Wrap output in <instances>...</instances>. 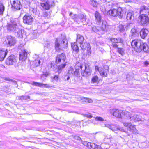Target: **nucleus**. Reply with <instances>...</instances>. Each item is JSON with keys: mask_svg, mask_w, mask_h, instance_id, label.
Returning a JSON list of instances; mask_svg holds the SVG:
<instances>
[{"mask_svg": "<svg viewBox=\"0 0 149 149\" xmlns=\"http://www.w3.org/2000/svg\"><path fill=\"white\" fill-rule=\"evenodd\" d=\"M18 21L17 19H15L13 22L8 24L7 28L8 31L15 32V35L18 37L22 38V34L20 26L18 25Z\"/></svg>", "mask_w": 149, "mask_h": 149, "instance_id": "1", "label": "nucleus"}, {"mask_svg": "<svg viewBox=\"0 0 149 149\" xmlns=\"http://www.w3.org/2000/svg\"><path fill=\"white\" fill-rule=\"evenodd\" d=\"M75 68L76 70L74 71V75H78L80 71L83 76L87 77L91 74V72L89 69V66L87 65H84L78 62L76 64Z\"/></svg>", "mask_w": 149, "mask_h": 149, "instance_id": "2", "label": "nucleus"}, {"mask_svg": "<svg viewBox=\"0 0 149 149\" xmlns=\"http://www.w3.org/2000/svg\"><path fill=\"white\" fill-rule=\"evenodd\" d=\"M68 42L65 37L64 35H61L58 38L55 42V47L56 51L62 50L68 47Z\"/></svg>", "mask_w": 149, "mask_h": 149, "instance_id": "3", "label": "nucleus"}, {"mask_svg": "<svg viewBox=\"0 0 149 149\" xmlns=\"http://www.w3.org/2000/svg\"><path fill=\"white\" fill-rule=\"evenodd\" d=\"M109 27V26L105 21H103L101 27L94 26L92 29L93 32L101 35L104 34L108 30Z\"/></svg>", "mask_w": 149, "mask_h": 149, "instance_id": "4", "label": "nucleus"}, {"mask_svg": "<svg viewBox=\"0 0 149 149\" xmlns=\"http://www.w3.org/2000/svg\"><path fill=\"white\" fill-rule=\"evenodd\" d=\"M124 11L121 7H119L117 9H111L107 12V14L113 17L118 16L119 18H122L124 15Z\"/></svg>", "mask_w": 149, "mask_h": 149, "instance_id": "5", "label": "nucleus"}, {"mask_svg": "<svg viewBox=\"0 0 149 149\" xmlns=\"http://www.w3.org/2000/svg\"><path fill=\"white\" fill-rule=\"evenodd\" d=\"M122 114H124V116L127 117H129L130 120L132 121H139L141 120V119L139 116L135 114H131L130 113L125 111H122Z\"/></svg>", "mask_w": 149, "mask_h": 149, "instance_id": "6", "label": "nucleus"}, {"mask_svg": "<svg viewBox=\"0 0 149 149\" xmlns=\"http://www.w3.org/2000/svg\"><path fill=\"white\" fill-rule=\"evenodd\" d=\"M5 44L8 47L14 46L16 43L15 38L11 36H7L5 40Z\"/></svg>", "mask_w": 149, "mask_h": 149, "instance_id": "7", "label": "nucleus"}, {"mask_svg": "<svg viewBox=\"0 0 149 149\" xmlns=\"http://www.w3.org/2000/svg\"><path fill=\"white\" fill-rule=\"evenodd\" d=\"M72 19L77 23L83 22L86 20V17L83 14H79L78 15L75 14L72 17Z\"/></svg>", "mask_w": 149, "mask_h": 149, "instance_id": "8", "label": "nucleus"}, {"mask_svg": "<svg viewBox=\"0 0 149 149\" xmlns=\"http://www.w3.org/2000/svg\"><path fill=\"white\" fill-rule=\"evenodd\" d=\"M139 18L140 20V23L143 25H147L149 23V18L147 15L142 14L140 15Z\"/></svg>", "mask_w": 149, "mask_h": 149, "instance_id": "9", "label": "nucleus"}, {"mask_svg": "<svg viewBox=\"0 0 149 149\" xmlns=\"http://www.w3.org/2000/svg\"><path fill=\"white\" fill-rule=\"evenodd\" d=\"M23 22L25 24L31 25L33 21V18L32 16L29 14H26L23 18Z\"/></svg>", "mask_w": 149, "mask_h": 149, "instance_id": "10", "label": "nucleus"}, {"mask_svg": "<svg viewBox=\"0 0 149 149\" xmlns=\"http://www.w3.org/2000/svg\"><path fill=\"white\" fill-rule=\"evenodd\" d=\"M95 69L99 72L101 75L103 76H106L107 74L109 69V67L107 65L104 66L103 69H100L98 66H96L95 67Z\"/></svg>", "mask_w": 149, "mask_h": 149, "instance_id": "11", "label": "nucleus"}, {"mask_svg": "<svg viewBox=\"0 0 149 149\" xmlns=\"http://www.w3.org/2000/svg\"><path fill=\"white\" fill-rule=\"evenodd\" d=\"M110 41L112 43V46L114 48H118V45L117 43H122L123 40L122 39L120 38H112L110 39Z\"/></svg>", "mask_w": 149, "mask_h": 149, "instance_id": "12", "label": "nucleus"}, {"mask_svg": "<svg viewBox=\"0 0 149 149\" xmlns=\"http://www.w3.org/2000/svg\"><path fill=\"white\" fill-rule=\"evenodd\" d=\"M122 111L119 110L118 109H111L109 110V112L111 114L113 115L116 117L120 118L122 117L123 115H124V114H122Z\"/></svg>", "mask_w": 149, "mask_h": 149, "instance_id": "13", "label": "nucleus"}, {"mask_svg": "<svg viewBox=\"0 0 149 149\" xmlns=\"http://www.w3.org/2000/svg\"><path fill=\"white\" fill-rule=\"evenodd\" d=\"M54 5L53 0H47L44 3H41V6L45 9L48 10L51 7Z\"/></svg>", "mask_w": 149, "mask_h": 149, "instance_id": "14", "label": "nucleus"}, {"mask_svg": "<svg viewBox=\"0 0 149 149\" xmlns=\"http://www.w3.org/2000/svg\"><path fill=\"white\" fill-rule=\"evenodd\" d=\"M142 42L141 40L135 39L132 41L131 45L134 48L135 50L137 52V49H138V47H140Z\"/></svg>", "mask_w": 149, "mask_h": 149, "instance_id": "15", "label": "nucleus"}, {"mask_svg": "<svg viewBox=\"0 0 149 149\" xmlns=\"http://www.w3.org/2000/svg\"><path fill=\"white\" fill-rule=\"evenodd\" d=\"M66 57L65 54L62 53L57 56L56 59V63L58 64L61 63H65V61Z\"/></svg>", "mask_w": 149, "mask_h": 149, "instance_id": "16", "label": "nucleus"}, {"mask_svg": "<svg viewBox=\"0 0 149 149\" xmlns=\"http://www.w3.org/2000/svg\"><path fill=\"white\" fill-rule=\"evenodd\" d=\"M137 52H140L142 50L146 53L149 52V46L147 44L142 42L140 47L137 49Z\"/></svg>", "mask_w": 149, "mask_h": 149, "instance_id": "17", "label": "nucleus"}, {"mask_svg": "<svg viewBox=\"0 0 149 149\" xmlns=\"http://www.w3.org/2000/svg\"><path fill=\"white\" fill-rule=\"evenodd\" d=\"M125 127H128L130 131L133 133H138V131L135 128V126L132 125L131 123L125 122L123 123Z\"/></svg>", "mask_w": 149, "mask_h": 149, "instance_id": "18", "label": "nucleus"}, {"mask_svg": "<svg viewBox=\"0 0 149 149\" xmlns=\"http://www.w3.org/2000/svg\"><path fill=\"white\" fill-rule=\"evenodd\" d=\"M16 59L14 55H11L9 56L6 61V65H13L14 63L16 62Z\"/></svg>", "mask_w": 149, "mask_h": 149, "instance_id": "19", "label": "nucleus"}, {"mask_svg": "<svg viewBox=\"0 0 149 149\" xmlns=\"http://www.w3.org/2000/svg\"><path fill=\"white\" fill-rule=\"evenodd\" d=\"M11 5L12 8L16 10H20L22 7L20 1L17 0L14 1L13 2L11 3Z\"/></svg>", "mask_w": 149, "mask_h": 149, "instance_id": "20", "label": "nucleus"}, {"mask_svg": "<svg viewBox=\"0 0 149 149\" xmlns=\"http://www.w3.org/2000/svg\"><path fill=\"white\" fill-rule=\"evenodd\" d=\"M80 47L82 49L86 50L88 52V54H91V48L89 43L87 42H85L84 43L83 42L80 44Z\"/></svg>", "mask_w": 149, "mask_h": 149, "instance_id": "21", "label": "nucleus"}, {"mask_svg": "<svg viewBox=\"0 0 149 149\" xmlns=\"http://www.w3.org/2000/svg\"><path fill=\"white\" fill-rule=\"evenodd\" d=\"M19 60L23 61L25 60L27 58V53L26 51L23 49L21 50L19 52Z\"/></svg>", "mask_w": 149, "mask_h": 149, "instance_id": "22", "label": "nucleus"}, {"mask_svg": "<svg viewBox=\"0 0 149 149\" xmlns=\"http://www.w3.org/2000/svg\"><path fill=\"white\" fill-rule=\"evenodd\" d=\"M8 52L6 49L3 48L0 50V61H2L4 60Z\"/></svg>", "mask_w": 149, "mask_h": 149, "instance_id": "23", "label": "nucleus"}, {"mask_svg": "<svg viewBox=\"0 0 149 149\" xmlns=\"http://www.w3.org/2000/svg\"><path fill=\"white\" fill-rule=\"evenodd\" d=\"M105 125L106 127L108 128L113 131L116 130L117 129L120 130L121 131H122L124 130L122 129H120V127H118L116 125H111L108 123H106L105 124Z\"/></svg>", "mask_w": 149, "mask_h": 149, "instance_id": "24", "label": "nucleus"}, {"mask_svg": "<svg viewBox=\"0 0 149 149\" xmlns=\"http://www.w3.org/2000/svg\"><path fill=\"white\" fill-rule=\"evenodd\" d=\"M40 58H38L34 61H32L30 63L31 68H34L39 66L40 64Z\"/></svg>", "mask_w": 149, "mask_h": 149, "instance_id": "25", "label": "nucleus"}, {"mask_svg": "<svg viewBox=\"0 0 149 149\" xmlns=\"http://www.w3.org/2000/svg\"><path fill=\"white\" fill-rule=\"evenodd\" d=\"M149 33V31L146 29H143L141 31L140 34L141 37L144 39Z\"/></svg>", "mask_w": 149, "mask_h": 149, "instance_id": "26", "label": "nucleus"}, {"mask_svg": "<svg viewBox=\"0 0 149 149\" xmlns=\"http://www.w3.org/2000/svg\"><path fill=\"white\" fill-rule=\"evenodd\" d=\"M126 19L129 22H132L134 19V13L132 11L128 13L127 15Z\"/></svg>", "mask_w": 149, "mask_h": 149, "instance_id": "27", "label": "nucleus"}, {"mask_svg": "<svg viewBox=\"0 0 149 149\" xmlns=\"http://www.w3.org/2000/svg\"><path fill=\"white\" fill-rule=\"evenodd\" d=\"M95 17L96 18V22L97 24H99L101 21V17L100 14L97 11L95 12Z\"/></svg>", "mask_w": 149, "mask_h": 149, "instance_id": "28", "label": "nucleus"}, {"mask_svg": "<svg viewBox=\"0 0 149 149\" xmlns=\"http://www.w3.org/2000/svg\"><path fill=\"white\" fill-rule=\"evenodd\" d=\"M84 39V37L80 34L77 36L76 41L79 43L81 44L83 42Z\"/></svg>", "mask_w": 149, "mask_h": 149, "instance_id": "29", "label": "nucleus"}, {"mask_svg": "<svg viewBox=\"0 0 149 149\" xmlns=\"http://www.w3.org/2000/svg\"><path fill=\"white\" fill-rule=\"evenodd\" d=\"M67 62H65L64 63L59 65L58 67V73H60L62 70L65 68Z\"/></svg>", "mask_w": 149, "mask_h": 149, "instance_id": "30", "label": "nucleus"}, {"mask_svg": "<svg viewBox=\"0 0 149 149\" xmlns=\"http://www.w3.org/2000/svg\"><path fill=\"white\" fill-rule=\"evenodd\" d=\"M149 8L147 6H142L140 8V13L142 12L148 13Z\"/></svg>", "mask_w": 149, "mask_h": 149, "instance_id": "31", "label": "nucleus"}, {"mask_svg": "<svg viewBox=\"0 0 149 149\" xmlns=\"http://www.w3.org/2000/svg\"><path fill=\"white\" fill-rule=\"evenodd\" d=\"M81 143L83 144L85 146H87L88 147L90 146V148H93L94 147V146H95V144L93 143H88L87 141H81Z\"/></svg>", "mask_w": 149, "mask_h": 149, "instance_id": "32", "label": "nucleus"}, {"mask_svg": "<svg viewBox=\"0 0 149 149\" xmlns=\"http://www.w3.org/2000/svg\"><path fill=\"white\" fill-rule=\"evenodd\" d=\"M71 47L72 49L74 51H75V52L77 53L79 51V48L78 46L77 45V43L76 42H74L71 43Z\"/></svg>", "mask_w": 149, "mask_h": 149, "instance_id": "33", "label": "nucleus"}, {"mask_svg": "<svg viewBox=\"0 0 149 149\" xmlns=\"http://www.w3.org/2000/svg\"><path fill=\"white\" fill-rule=\"evenodd\" d=\"M67 74L71 77L74 75V70L72 67L70 66L68 68Z\"/></svg>", "mask_w": 149, "mask_h": 149, "instance_id": "34", "label": "nucleus"}, {"mask_svg": "<svg viewBox=\"0 0 149 149\" xmlns=\"http://www.w3.org/2000/svg\"><path fill=\"white\" fill-rule=\"evenodd\" d=\"M80 100H81L82 102H88L89 103H92L93 102L92 100L90 98L85 97H81Z\"/></svg>", "mask_w": 149, "mask_h": 149, "instance_id": "35", "label": "nucleus"}, {"mask_svg": "<svg viewBox=\"0 0 149 149\" xmlns=\"http://www.w3.org/2000/svg\"><path fill=\"white\" fill-rule=\"evenodd\" d=\"M30 83L33 86H36L40 87H42V83L35 82L34 81H33Z\"/></svg>", "mask_w": 149, "mask_h": 149, "instance_id": "36", "label": "nucleus"}, {"mask_svg": "<svg viewBox=\"0 0 149 149\" xmlns=\"http://www.w3.org/2000/svg\"><path fill=\"white\" fill-rule=\"evenodd\" d=\"M4 10V6L3 4L0 3V15H2L3 14Z\"/></svg>", "mask_w": 149, "mask_h": 149, "instance_id": "37", "label": "nucleus"}, {"mask_svg": "<svg viewBox=\"0 0 149 149\" xmlns=\"http://www.w3.org/2000/svg\"><path fill=\"white\" fill-rule=\"evenodd\" d=\"M118 52L121 55H123L124 54V49L123 48H118Z\"/></svg>", "mask_w": 149, "mask_h": 149, "instance_id": "38", "label": "nucleus"}, {"mask_svg": "<svg viewBox=\"0 0 149 149\" xmlns=\"http://www.w3.org/2000/svg\"><path fill=\"white\" fill-rule=\"evenodd\" d=\"M98 79V77L97 76H95L93 77L91 81L94 83H96L97 82Z\"/></svg>", "mask_w": 149, "mask_h": 149, "instance_id": "39", "label": "nucleus"}, {"mask_svg": "<svg viewBox=\"0 0 149 149\" xmlns=\"http://www.w3.org/2000/svg\"><path fill=\"white\" fill-rule=\"evenodd\" d=\"M118 29L121 32H123L125 30L124 26L122 24H120L118 27Z\"/></svg>", "mask_w": 149, "mask_h": 149, "instance_id": "40", "label": "nucleus"}, {"mask_svg": "<svg viewBox=\"0 0 149 149\" xmlns=\"http://www.w3.org/2000/svg\"><path fill=\"white\" fill-rule=\"evenodd\" d=\"M90 3L94 7H96L97 6V2L94 0H92L90 1Z\"/></svg>", "mask_w": 149, "mask_h": 149, "instance_id": "41", "label": "nucleus"}, {"mask_svg": "<svg viewBox=\"0 0 149 149\" xmlns=\"http://www.w3.org/2000/svg\"><path fill=\"white\" fill-rule=\"evenodd\" d=\"M131 32L132 33V36L134 37L137 34L136 31L135 29H132L131 30Z\"/></svg>", "mask_w": 149, "mask_h": 149, "instance_id": "42", "label": "nucleus"}, {"mask_svg": "<svg viewBox=\"0 0 149 149\" xmlns=\"http://www.w3.org/2000/svg\"><path fill=\"white\" fill-rule=\"evenodd\" d=\"M42 87H45L47 88H50L52 87V86L49 85L48 84H44L42 83ZM53 88H54V87H53Z\"/></svg>", "mask_w": 149, "mask_h": 149, "instance_id": "43", "label": "nucleus"}, {"mask_svg": "<svg viewBox=\"0 0 149 149\" xmlns=\"http://www.w3.org/2000/svg\"><path fill=\"white\" fill-rule=\"evenodd\" d=\"M30 97L29 96H22L19 97V99L21 100H26L28 99H29Z\"/></svg>", "mask_w": 149, "mask_h": 149, "instance_id": "44", "label": "nucleus"}, {"mask_svg": "<svg viewBox=\"0 0 149 149\" xmlns=\"http://www.w3.org/2000/svg\"><path fill=\"white\" fill-rule=\"evenodd\" d=\"M49 75V72H46L45 74H44L41 75V78L42 79V77L43 78L44 77H46Z\"/></svg>", "mask_w": 149, "mask_h": 149, "instance_id": "45", "label": "nucleus"}, {"mask_svg": "<svg viewBox=\"0 0 149 149\" xmlns=\"http://www.w3.org/2000/svg\"><path fill=\"white\" fill-rule=\"evenodd\" d=\"M70 77H71V76L67 73V74L65 76L64 78L65 80H68Z\"/></svg>", "mask_w": 149, "mask_h": 149, "instance_id": "46", "label": "nucleus"}, {"mask_svg": "<svg viewBox=\"0 0 149 149\" xmlns=\"http://www.w3.org/2000/svg\"><path fill=\"white\" fill-rule=\"evenodd\" d=\"M96 120H98L100 121H104V119L101 117H97L95 118Z\"/></svg>", "mask_w": 149, "mask_h": 149, "instance_id": "47", "label": "nucleus"}, {"mask_svg": "<svg viewBox=\"0 0 149 149\" xmlns=\"http://www.w3.org/2000/svg\"><path fill=\"white\" fill-rule=\"evenodd\" d=\"M52 81L54 80H55L56 81H57L58 80V77L57 76L55 75L54 77H52Z\"/></svg>", "mask_w": 149, "mask_h": 149, "instance_id": "48", "label": "nucleus"}, {"mask_svg": "<svg viewBox=\"0 0 149 149\" xmlns=\"http://www.w3.org/2000/svg\"><path fill=\"white\" fill-rule=\"evenodd\" d=\"M48 14L47 12H45L43 13V16L45 17H48Z\"/></svg>", "mask_w": 149, "mask_h": 149, "instance_id": "49", "label": "nucleus"}, {"mask_svg": "<svg viewBox=\"0 0 149 149\" xmlns=\"http://www.w3.org/2000/svg\"><path fill=\"white\" fill-rule=\"evenodd\" d=\"M50 43H47V44H45L44 46V47L46 48H48L50 47Z\"/></svg>", "mask_w": 149, "mask_h": 149, "instance_id": "50", "label": "nucleus"}, {"mask_svg": "<svg viewBox=\"0 0 149 149\" xmlns=\"http://www.w3.org/2000/svg\"><path fill=\"white\" fill-rule=\"evenodd\" d=\"M3 79L5 80L8 81H11L12 80L10 79L8 77H3Z\"/></svg>", "mask_w": 149, "mask_h": 149, "instance_id": "51", "label": "nucleus"}, {"mask_svg": "<svg viewBox=\"0 0 149 149\" xmlns=\"http://www.w3.org/2000/svg\"><path fill=\"white\" fill-rule=\"evenodd\" d=\"M52 63H51L50 64H49L48 66V67H49H49H50L49 69V70L50 71H51L52 70Z\"/></svg>", "mask_w": 149, "mask_h": 149, "instance_id": "52", "label": "nucleus"}, {"mask_svg": "<svg viewBox=\"0 0 149 149\" xmlns=\"http://www.w3.org/2000/svg\"><path fill=\"white\" fill-rule=\"evenodd\" d=\"M74 139H77V140H81V138L79 136H74Z\"/></svg>", "mask_w": 149, "mask_h": 149, "instance_id": "53", "label": "nucleus"}, {"mask_svg": "<svg viewBox=\"0 0 149 149\" xmlns=\"http://www.w3.org/2000/svg\"><path fill=\"white\" fill-rule=\"evenodd\" d=\"M144 65L146 66H147L149 64V63L147 61H146L144 62Z\"/></svg>", "mask_w": 149, "mask_h": 149, "instance_id": "54", "label": "nucleus"}, {"mask_svg": "<svg viewBox=\"0 0 149 149\" xmlns=\"http://www.w3.org/2000/svg\"><path fill=\"white\" fill-rule=\"evenodd\" d=\"M85 116L89 118H91L92 117V116L91 115L88 114H86Z\"/></svg>", "mask_w": 149, "mask_h": 149, "instance_id": "55", "label": "nucleus"}, {"mask_svg": "<svg viewBox=\"0 0 149 149\" xmlns=\"http://www.w3.org/2000/svg\"><path fill=\"white\" fill-rule=\"evenodd\" d=\"M11 81L13 82L15 84H17V82L15 81L12 80Z\"/></svg>", "mask_w": 149, "mask_h": 149, "instance_id": "56", "label": "nucleus"}, {"mask_svg": "<svg viewBox=\"0 0 149 149\" xmlns=\"http://www.w3.org/2000/svg\"><path fill=\"white\" fill-rule=\"evenodd\" d=\"M72 12H70L69 14V15L71 16L72 15Z\"/></svg>", "mask_w": 149, "mask_h": 149, "instance_id": "57", "label": "nucleus"}, {"mask_svg": "<svg viewBox=\"0 0 149 149\" xmlns=\"http://www.w3.org/2000/svg\"><path fill=\"white\" fill-rule=\"evenodd\" d=\"M40 0L42 1H43V2H44V1H46V0Z\"/></svg>", "mask_w": 149, "mask_h": 149, "instance_id": "58", "label": "nucleus"}, {"mask_svg": "<svg viewBox=\"0 0 149 149\" xmlns=\"http://www.w3.org/2000/svg\"><path fill=\"white\" fill-rule=\"evenodd\" d=\"M2 144V143L1 141H0V145H1Z\"/></svg>", "mask_w": 149, "mask_h": 149, "instance_id": "59", "label": "nucleus"}, {"mask_svg": "<svg viewBox=\"0 0 149 149\" xmlns=\"http://www.w3.org/2000/svg\"><path fill=\"white\" fill-rule=\"evenodd\" d=\"M54 1V0H53ZM50 1H52V0H50Z\"/></svg>", "mask_w": 149, "mask_h": 149, "instance_id": "60", "label": "nucleus"}]
</instances>
